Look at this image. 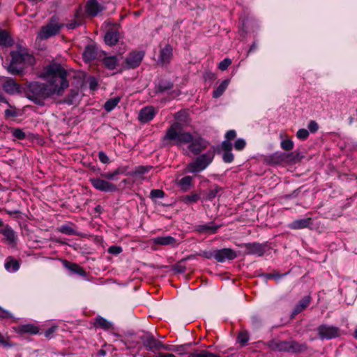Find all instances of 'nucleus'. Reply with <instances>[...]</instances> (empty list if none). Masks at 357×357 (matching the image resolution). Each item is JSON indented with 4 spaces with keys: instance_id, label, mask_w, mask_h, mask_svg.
Segmentation results:
<instances>
[{
    "instance_id": "nucleus-1",
    "label": "nucleus",
    "mask_w": 357,
    "mask_h": 357,
    "mask_svg": "<svg viewBox=\"0 0 357 357\" xmlns=\"http://www.w3.org/2000/svg\"><path fill=\"white\" fill-rule=\"evenodd\" d=\"M42 77L47 81L46 86L54 90L53 95H61L63 91L68 87L66 80V71L59 64L50 65Z\"/></svg>"
},
{
    "instance_id": "nucleus-2",
    "label": "nucleus",
    "mask_w": 357,
    "mask_h": 357,
    "mask_svg": "<svg viewBox=\"0 0 357 357\" xmlns=\"http://www.w3.org/2000/svg\"><path fill=\"white\" fill-rule=\"evenodd\" d=\"M176 121L167 130L165 139L177 140V143L187 144L192 140L190 132H183V126L190 123L188 114L185 111H180L175 114Z\"/></svg>"
},
{
    "instance_id": "nucleus-3",
    "label": "nucleus",
    "mask_w": 357,
    "mask_h": 357,
    "mask_svg": "<svg viewBox=\"0 0 357 357\" xmlns=\"http://www.w3.org/2000/svg\"><path fill=\"white\" fill-rule=\"evenodd\" d=\"M12 60L8 68V71L13 75H18L23 71L24 66L33 65V57L23 51L11 52Z\"/></svg>"
},
{
    "instance_id": "nucleus-4",
    "label": "nucleus",
    "mask_w": 357,
    "mask_h": 357,
    "mask_svg": "<svg viewBox=\"0 0 357 357\" xmlns=\"http://www.w3.org/2000/svg\"><path fill=\"white\" fill-rule=\"evenodd\" d=\"M54 91V90L47 89L45 84L33 82L29 84L28 86L26 96L28 98L39 103L41 98L44 99L52 96Z\"/></svg>"
},
{
    "instance_id": "nucleus-5",
    "label": "nucleus",
    "mask_w": 357,
    "mask_h": 357,
    "mask_svg": "<svg viewBox=\"0 0 357 357\" xmlns=\"http://www.w3.org/2000/svg\"><path fill=\"white\" fill-rule=\"evenodd\" d=\"M214 155L213 151H208L198 156L194 161L188 164L186 171L195 173L204 170L213 161Z\"/></svg>"
},
{
    "instance_id": "nucleus-6",
    "label": "nucleus",
    "mask_w": 357,
    "mask_h": 357,
    "mask_svg": "<svg viewBox=\"0 0 357 357\" xmlns=\"http://www.w3.org/2000/svg\"><path fill=\"white\" fill-rule=\"evenodd\" d=\"M63 26V24L59 22V19L56 17L51 18L50 22L41 28L38 33V38L44 40L57 34L60 29Z\"/></svg>"
},
{
    "instance_id": "nucleus-7",
    "label": "nucleus",
    "mask_w": 357,
    "mask_h": 357,
    "mask_svg": "<svg viewBox=\"0 0 357 357\" xmlns=\"http://www.w3.org/2000/svg\"><path fill=\"white\" fill-rule=\"evenodd\" d=\"M90 182L96 190L100 191L114 192L117 190V187L114 184L99 178H91Z\"/></svg>"
},
{
    "instance_id": "nucleus-8",
    "label": "nucleus",
    "mask_w": 357,
    "mask_h": 357,
    "mask_svg": "<svg viewBox=\"0 0 357 357\" xmlns=\"http://www.w3.org/2000/svg\"><path fill=\"white\" fill-rule=\"evenodd\" d=\"M321 339H331L339 335V328L335 326L321 325L317 328Z\"/></svg>"
},
{
    "instance_id": "nucleus-9",
    "label": "nucleus",
    "mask_w": 357,
    "mask_h": 357,
    "mask_svg": "<svg viewBox=\"0 0 357 357\" xmlns=\"http://www.w3.org/2000/svg\"><path fill=\"white\" fill-rule=\"evenodd\" d=\"M190 142L188 149L195 155H198L208 146V142L200 137L196 138L192 137V140Z\"/></svg>"
},
{
    "instance_id": "nucleus-10",
    "label": "nucleus",
    "mask_w": 357,
    "mask_h": 357,
    "mask_svg": "<svg viewBox=\"0 0 357 357\" xmlns=\"http://www.w3.org/2000/svg\"><path fill=\"white\" fill-rule=\"evenodd\" d=\"M236 252L231 248H224L216 250L214 254V257L217 261L222 262L225 259H234L236 257Z\"/></svg>"
},
{
    "instance_id": "nucleus-11",
    "label": "nucleus",
    "mask_w": 357,
    "mask_h": 357,
    "mask_svg": "<svg viewBox=\"0 0 357 357\" xmlns=\"http://www.w3.org/2000/svg\"><path fill=\"white\" fill-rule=\"evenodd\" d=\"M144 56L142 52H132L126 59V67L134 68L138 66Z\"/></svg>"
},
{
    "instance_id": "nucleus-12",
    "label": "nucleus",
    "mask_w": 357,
    "mask_h": 357,
    "mask_svg": "<svg viewBox=\"0 0 357 357\" xmlns=\"http://www.w3.org/2000/svg\"><path fill=\"white\" fill-rule=\"evenodd\" d=\"M3 90L10 94L21 93L22 89L13 79H7L2 84Z\"/></svg>"
},
{
    "instance_id": "nucleus-13",
    "label": "nucleus",
    "mask_w": 357,
    "mask_h": 357,
    "mask_svg": "<svg viewBox=\"0 0 357 357\" xmlns=\"http://www.w3.org/2000/svg\"><path fill=\"white\" fill-rule=\"evenodd\" d=\"M281 161L287 163H296L301 161L303 156L298 152H291L289 153H282L280 155Z\"/></svg>"
},
{
    "instance_id": "nucleus-14",
    "label": "nucleus",
    "mask_w": 357,
    "mask_h": 357,
    "mask_svg": "<svg viewBox=\"0 0 357 357\" xmlns=\"http://www.w3.org/2000/svg\"><path fill=\"white\" fill-rule=\"evenodd\" d=\"M101 11V8L96 0H89L86 5V12L89 17H94Z\"/></svg>"
},
{
    "instance_id": "nucleus-15",
    "label": "nucleus",
    "mask_w": 357,
    "mask_h": 357,
    "mask_svg": "<svg viewBox=\"0 0 357 357\" xmlns=\"http://www.w3.org/2000/svg\"><path fill=\"white\" fill-rule=\"evenodd\" d=\"M268 347L273 351H288V342L271 340L268 342Z\"/></svg>"
},
{
    "instance_id": "nucleus-16",
    "label": "nucleus",
    "mask_w": 357,
    "mask_h": 357,
    "mask_svg": "<svg viewBox=\"0 0 357 357\" xmlns=\"http://www.w3.org/2000/svg\"><path fill=\"white\" fill-rule=\"evenodd\" d=\"M155 115V110L152 107H146L142 109L139 114V119L141 122L146 123L151 120Z\"/></svg>"
},
{
    "instance_id": "nucleus-17",
    "label": "nucleus",
    "mask_w": 357,
    "mask_h": 357,
    "mask_svg": "<svg viewBox=\"0 0 357 357\" xmlns=\"http://www.w3.org/2000/svg\"><path fill=\"white\" fill-rule=\"evenodd\" d=\"M311 297L310 296L304 297L301 301H300L299 303L294 307L291 315V317L294 318L296 315H297L298 314L301 313L303 310H304L309 305Z\"/></svg>"
},
{
    "instance_id": "nucleus-18",
    "label": "nucleus",
    "mask_w": 357,
    "mask_h": 357,
    "mask_svg": "<svg viewBox=\"0 0 357 357\" xmlns=\"http://www.w3.org/2000/svg\"><path fill=\"white\" fill-rule=\"evenodd\" d=\"M172 56V48L169 45H167L160 52V62L165 65L169 63Z\"/></svg>"
},
{
    "instance_id": "nucleus-19",
    "label": "nucleus",
    "mask_w": 357,
    "mask_h": 357,
    "mask_svg": "<svg viewBox=\"0 0 357 357\" xmlns=\"http://www.w3.org/2000/svg\"><path fill=\"white\" fill-rule=\"evenodd\" d=\"M97 56V51L96 47L89 45L85 47V50L83 52V58L86 62H90L95 59Z\"/></svg>"
},
{
    "instance_id": "nucleus-20",
    "label": "nucleus",
    "mask_w": 357,
    "mask_h": 357,
    "mask_svg": "<svg viewBox=\"0 0 357 357\" xmlns=\"http://www.w3.org/2000/svg\"><path fill=\"white\" fill-rule=\"evenodd\" d=\"M246 248L249 250L250 253L256 254L261 256L264 253V245L259 243H248L245 245Z\"/></svg>"
},
{
    "instance_id": "nucleus-21",
    "label": "nucleus",
    "mask_w": 357,
    "mask_h": 357,
    "mask_svg": "<svg viewBox=\"0 0 357 357\" xmlns=\"http://www.w3.org/2000/svg\"><path fill=\"white\" fill-rule=\"evenodd\" d=\"M153 242L154 245H168L175 244L176 240L174 238L168 236L155 238L153 239Z\"/></svg>"
},
{
    "instance_id": "nucleus-22",
    "label": "nucleus",
    "mask_w": 357,
    "mask_h": 357,
    "mask_svg": "<svg viewBox=\"0 0 357 357\" xmlns=\"http://www.w3.org/2000/svg\"><path fill=\"white\" fill-rule=\"evenodd\" d=\"M13 44V40L8 31L0 30V45L4 47H10Z\"/></svg>"
},
{
    "instance_id": "nucleus-23",
    "label": "nucleus",
    "mask_w": 357,
    "mask_h": 357,
    "mask_svg": "<svg viewBox=\"0 0 357 357\" xmlns=\"http://www.w3.org/2000/svg\"><path fill=\"white\" fill-rule=\"evenodd\" d=\"M119 40V33L114 30L108 31L105 36V41L109 45H115Z\"/></svg>"
},
{
    "instance_id": "nucleus-24",
    "label": "nucleus",
    "mask_w": 357,
    "mask_h": 357,
    "mask_svg": "<svg viewBox=\"0 0 357 357\" xmlns=\"http://www.w3.org/2000/svg\"><path fill=\"white\" fill-rule=\"evenodd\" d=\"M288 352H302L307 349L305 344H299L296 341L288 342Z\"/></svg>"
},
{
    "instance_id": "nucleus-25",
    "label": "nucleus",
    "mask_w": 357,
    "mask_h": 357,
    "mask_svg": "<svg viewBox=\"0 0 357 357\" xmlns=\"http://www.w3.org/2000/svg\"><path fill=\"white\" fill-rule=\"evenodd\" d=\"M145 346L148 347L150 349H160L161 347L167 349L159 340H156L153 336H149L146 338Z\"/></svg>"
},
{
    "instance_id": "nucleus-26",
    "label": "nucleus",
    "mask_w": 357,
    "mask_h": 357,
    "mask_svg": "<svg viewBox=\"0 0 357 357\" xmlns=\"http://www.w3.org/2000/svg\"><path fill=\"white\" fill-rule=\"evenodd\" d=\"M127 167H118L112 172L102 173L101 176L105 179L112 180L116 176L119 174H124L127 170Z\"/></svg>"
},
{
    "instance_id": "nucleus-27",
    "label": "nucleus",
    "mask_w": 357,
    "mask_h": 357,
    "mask_svg": "<svg viewBox=\"0 0 357 357\" xmlns=\"http://www.w3.org/2000/svg\"><path fill=\"white\" fill-rule=\"evenodd\" d=\"M94 325L96 327H98L104 330H109L113 328L112 324L101 317H98L96 319Z\"/></svg>"
},
{
    "instance_id": "nucleus-28",
    "label": "nucleus",
    "mask_w": 357,
    "mask_h": 357,
    "mask_svg": "<svg viewBox=\"0 0 357 357\" xmlns=\"http://www.w3.org/2000/svg\"><path fill=\"white\" fill-rule=\"evenodd\" d=\"M63 264H64V266L66 268H68L69 270H70L71 271L76 273L82 276L86 275L85 271L82 267H80L79 265H77L76 264H73V263H70L67 261H64Z\"/></svg>"
},
{
    "instance_id": "nucleus-29",
    "label": "nucleus",
    "mask_w": 357,
    "mask_h": 357,
    "mask_svg": "<svg viewBox=\"0 0 357 357\" xmlns=\"http://www.w3.org/2000/svg\"><path fill=\"white\" fill-rule=\"evenodd\" d=\"M105 66L110 70L114 69L118 63V59L114 56H105L102 59Z\"/></svg>"
},
{
    "instance_id": "nucleus-30",
    "label": "nucleus",
    "mask_w": 357,
    "mask_h": 357,
    "mask_svg": "<svg viewBox=\"0 0 357 357\" xmlns=\"http://www.w3.org/2000/svg\"><path fill=\"white\" fill-rule=\"evenodd\" d=\"M229 79H225L224 80L220 86L213 91V96L215 98H218L220 96L223 94L226 89L227 88L228 85L229 84Z\"/></svg>"
},
{
    "instance_id": "nucleus-31",
    "label": "nucleus",
    "mask_w": 357,
    "mask_h": 357,
    "mask_svg": "<svg viewBox=\"0 0 357 357\" xmlns=\"http://www.w3.org/2000/svg\"><path fill=\"white\" fill-rule=\"evenodd\" d=\"M82 23H83V21H82V19L81 17V13H80L79 10H77V12L75 13V15L74 20L72 21L70 23L67 24L66 26L68 29H73L76 28L77 26L81 25Z\"/></svg>"
},
{
    "instance_id": "nucleus-32",
    "label": "nucleus",
    "mask_w": 357,
    "mask_h": 357,
    "mask_svg": "<svg viewBox=\"0 0 357 357\" xmlns=\"http://www.w3.org/2000/svg\"><path fill=\"white\" fill-rule=\"evenodd\" d=\"M150 169V167L139 166L137 167L135 171L127 173L126 175L131 176H140L148 172Z\"/></svg>"
},
{
    "instance_id": "nucleus-33",
    "label": "nucleus",
    "mask_w": 357,
    "mask_h": 357,
    "mask_svg": "<svg viewBox=\"0 0 357 357\" xmlns=\"http://www.w3.org/2000/svg\"><path fill=\"white\" fill-rule=\"evenodd\" d=\"M310 220V218L296 220L292 223L291 227L294 229L305 228L309 225Z\"/></svg>"
},
{
    "instance_id": "nucleus-34",
    "label": "nucleus",
    "mask_w": 357,
    "mask_h": 357,
    "mask_svg": "<svg viewBox=\"0 0 357 357\" xmlns=\"http://www.w3.org/2000/svg\"><path fill=\"white\" fill-rule=\"evenodd\" d=\"M120 101V97H115L108 100L105 104V109L106 111H111Z\"/></svg>"
},
{
    "instance_id": "nucleus-35",
    "label": "nucleus",
    "mask_w": 357,
    "mask_h": 357,
    "mask_svg": "<svg viewBox=\"0 0 357 357\" xmlns=\"http://www.w3.org/2000/svg\"><path fill=\"white\" fill-rule=\"evenodd\" d=\"M188 357H221L218 354L211 353L207 351H202L200 353H191Z\"/></svg>"
},
{
    "instance_id": "nucleus-36",
    "label": "nucleus",
    "mask_w": 357,
    "mask_h": 357,
    "mask_svg": "<svg viewBox=\"0 0 357 357\" xmlns=\"http://www.w3.org/2000/svg\"><path fill=\"white\" fill-rule=\"evenodd\" d=\"M191 181L192 177L186 176L179 181L178 184L181 186V189L185 191L189 188L190 185H191Z\"/></svg>"
},
{
    "instance_id": "nucleus-37",
    "label": "nucleus",
    "mask_w": 357,
    "mask_h": 357,
    "mask_svg": "<svg viewBox=\"0 0 357 357\" xmlns=\"http://www.w3.org/2000/svg\"><path fill=\"white\" fill-rule=\"evenodd\" d=\"M3 235L6 238V239L10 243H13L15 242V234L13 230L9 228H4L2 229Z\"/></svg>"
},
{
    "instance_id": "nucleus-38",
    "label": "nucleus",
    "mask_w": 357,
    "mask_h": 357,
    "mask_svg": "<svg viewBox=\"0 0 357 357\" xmlns=\"http://www.w3.org/2000/svg\"><path fill=\"white\" fill-rule=\"evenodd\" d=\"M220 186H215L214 189L209 190L205 195V198L208 200H211L215 198L217 194L222 190Z\"/></svg>"
},
{
    "instance_id": "nucleus-39",
    "label": "nucleus",
    "mask_w": 357,
    "mask_h": 357,
    "mask_svg": "<svg viewBox=\"0 0 357 357\" xmlns=\"http://www.w3.org/2000/svg\"><path fill=\"white\" fill-rule=\"evenodd\" d=\"M173 87L172 82H167L165 84H160L155 89L156 93H162L165 91L171 89Z\"/></svg>"
},
{
    "instance_id": "nucleus-40",
    "label": "nucleus",
    "mask_w": 357,
    "mask_h": 357,
    "mask_svg": "<svg viewBox=\"0 0 357 357\" xmlns=\"http://www.w3.org/2000/svg\"><path fill=\"white\" fill-rule=\"evenodd\" d=\"M249 335L248 333L246 331H243L239 333L238 336V341L243 346L245 345L247 342L248 341Z\"/></svg>"
},
{
    "instance_id": "nucleus-41",
    "label": "nucleus",
    "mask_w": 357,
    "mask_h": 357,
    "mask_svg": "<svg viewBox=\"0 0 357 357\" xmlns=\"http://www.w3.org/2000/svg\"><path fill=\"white\" fill-rule=\"evenodd\" d=\"M218 226H208V225H201L199 227L198 231L199 232H210L215 233L218 229Z\"/></svg>"
},
{
    "instance_id": "nucleus-42",
    "label": "nucleus",
    "mask_w": 357,
    "mask_h": 357,
    "mask_svg": "<svg viewBox=\"0 0 357 357\" xmlns=\"http://www.w3.org/2000/svg\"><path fill=\"white\" fill-rule=\"evenodd\" d=\"M24 331L31 334H36L38 333L39 329L34 325L28 324L24 326Z\"/></svg>"
},
{
    "instance_id": "nucleus-43",
    "label": "nucleus",
    "mask_w": 357,
    "mask_h": 357,
    "mask_svg": "<svg viewBox=\"0 0 357 357\" xmlns=\"http://www.w3.org/2000/svg\"><path fill=\"white\" fill-rule=\"evenodd\" d=\"M19 263L15 259H11L10 261H8L5 264V268L6 269H9L10 267H12L13 271H17L19 268Z\"/></svg>"
},
{
    "instance_id": "nucleus-44",
    "label": "nucleus",
    "mask_w": 357,
    "mask_h": 357,
    "mask_svg": "<svg viewBox=\"0 0 357 357\" xmlns=\"http://www.w3.org/2000/svg\"><path fill=\"white\" fill-rule=\"evenodd\" d=\"M231 61L230 59H225L219 63L218 68L221 70L224 71L227 69V68L231 65Z\"/></svg>"
},
{
    "instance_id": "nucleus-45",
    "label": "nucleus",
    "mask_w": 357,
    "mask_h": 357,
    "mask_svg": "<svg viewBox=\"0 0 357 357\" xmlns=\"http://www.w3.org/2000/svg\"><path fill=\"white\" fill-rule=\"evenodd\" d=\"M281 146L285 151H290L293 149L294 143L289 139H286L282 142Z\"/></svg>"
},
{
    "instance_id": "nucleus-46",
    "label": "nucleus",
    "mask_w": 357,
    "mask_h": 357,
    "mask_svg": "<svg viewBox=\"0 0 357 357\" xmlns=\"http://www.w3.org/2000/svg\"><path fill=\"white\" fill-rule=\"evenodd\" d=\"M184 259L181 260L176 264L172 266V270H174L176 273H183L185 270V266L182 265V262Z\"/></svg>"
},
{
    "instance_id": "nucleus-47",
    "label": "nucleus",
    "mask_w": 357,
    "mask_h": 357,
    "mask_svg": "<svg viewBox=\"0 0 357 357\" xmlns=\"http://www.w3.org/2000/svg\"><path fill=\"white\" fill-rule=\"evenodd\" d=\"M13 135L14 137H15L17 139H23L26 137V134L24 132L22 131V130L20 128L15 129L13 131Z\"/></svg>"
},
{
    "instance_id": "nucleus-48",
    "label": "nucleus",
    "mask_w": 357,
    "mask_h": 357,
    "mask_svg": "<svg viewBox=\"0 0 357 357\" xmlns=\"http://www.w3.org/2000/svg\"><path fill=\"white\" fill-rule=\"evenodd\" d=\"M165 196V193L162 190H153L151 191V197L152 198H162Z\"/></svg>"
},
{
    "instance_id": "nucleus-49",
    "label": "nucleus",
    "mask_w": 357,
    "mask_h": 357,
    "mask_svg": "<svg viewBox=\"0 0 357 357\" xmlns=\"http://www.w3.org/2000/svg\"><path fill=\"white\" fill-rule=\"evenodd\" d=\"M222 158L225 162H231L234 160V155L231 151H224Z\"/></svg>"
},
{
    "instance_id": "nucleus-50",
    "label": "nucleus",
    "mask_w": 357,
    "mask_h": 357,
    "mask_svg": "<svg viewBox=\"0 0 357 357\" xmlns=\"http://www.w3.org/2000/svg\"><path fill=\"white\" fill-rule=\"evenodd\" d=\"M199 199V196L197 194H193L191 195H187L184 198L185 202H196Z\"/></svg>"
},
{
    "instance_id": "nucleus-51",
    "label": "nucleus",
    "mask_w": 357,
    "mask_h": 357,
    "mask_svg": "<svg viewBox=\"0 0 357 357\" xmlns=\"http://www.w3.org/2000/svg\"><path fill=\"white\" fill-rule=\"evenodd\" d=\"M296 135H297L298 138L301 139H305L308 137L309 132L306 129H300L297 132Z\"/></svg>"
},
{
    "instance_id": "nucleus-52",
    "label": "nucleus",
    "mask_w": 357,
    "mask_h": 357,
    "mask_svg": "<svg viewBox=\"0 0 357 357\" xmlns=\"http://www.w3.org/2000/svg\"><path fill=\"white\" fill-rule=\"evenodd\" d=\"M223 151H231L232 149V144L229 141H224L221 145Z\"/></svg>"
},
{
    "instance_id": "nucleus-53",
    "label": "nucleus",
    "mask_w": 357,
    "mask_h": 357,
    "mask_svg": "<svg viewBox=\"0 0 357 357\" xmlns=\"http://www.w3.org/2000/svg\"><path fill=\"white\" fill-rule=\"evenodd\" d=\"M108 252L112 255H118L122 252V248L119 246H111L109 248Z\"/></svg>"
},
{
    "instance_id": "nucleus-54",
    "label": "nucleus",
    "mask_w": 357,
    "mask_h": 357,
    "mask_svg": "<svg viewBox=\"0 0 357 357\" xmlns=\"http://www.w3.org/2000/svg\"><path fill=\"white\" fill-rule=\"evenodd\" d=\"M99 160L101 161V162L104 164H107L109 162V157L102 151L99 152L98 154Z\"/></svg>"
},
{
    "instance_id": "nucleus-55",
    "label": "nucleus",
    "mask_w": 357,
    "mask_h": 357,
    "mask_svg": "<svg viewBox=\"0 0 357 357\" xmlns=\"http://www.w3.org/2000/svg\"><path fill=\"white\" fill-rule=\"evenodd\" d=\"M245 142L243 139H238L235 142L234 147L237 150H241L244 148Z\"/></svg>"
},
{
    "instance_id": "nucleus-56",
    "label": "nucleus",
    "mask_w": 357,
    "mask_h": 357,
    "mask_svg": "<svg viewBox=\"0 0 357 357\" xmlns=\"http://www.w3.org/2000/svg\"><path fill=\"white\" fill-rule=\"evenodd\" d=\"M59 231L68 234H73L75 233L74 230L68 226H63L59 229Z\"/></svg>"
},
{
    "instance_id": "nucleus-57",
    "label": "nucleus",
    "mask_w": 357,
    "mask_h": 357,
    "mask_svg": "<svg viewBox=\"0 0 357 357\" xmlns=\"http://www.w3.org/2000/svg\"><path fill=\"white\" fill-rule=\"evenodd\" d=\"M204 79L205 80H214L215 79V75L210 71H206L204 74Z\"/></svg>"
},
{
    "instance_id": "nucleus-58",
    "label": "nucleus",
    "mask_w": 357,
    "mask_h": 357,
    "mask_svg": "<svg viewBox=\"0 0 357 357\" xmlns=\"http://www.w3.org/2000/svg\"><path fill=\"white\" fill-rule=\"evenodd\" d=\"M308 128L312 132H314L318 129V125L315 121H312L309 124Z\"/></svg>"
},
{
    "instance_id": "nucleus-59",
    "label": "nucleus",
    "mask_w": 357,
    "mask_h": 357,
    "mask_svg": "<svg viewBox=\"0 0 357 357\" xmlns=\"http://www.w3.org/2000/svg\"><path fill=\"white\" fill-rule=\"evenodd\" d=\"M236 137V132L234 130H229L226 134L227 141H231Z\"/></svg>"
},
{
    "instance_id": "nucleus-60",
    "label": "nucleus",
    "mask_w": 357,
    "mask_h": 357,
    "mask_svg": "<svg viewBox=\"0 0 357 357\" xmlns=\"http://www.w3.org/2000/svg\"><path fill=\"white\" fill-rule=\"evenodd\" d=\"M10 314L8 311L0 307V317L1 318H9L10 317Z\"/></svg>"
},
{
    "instance_id": "nucleus-61",
    "label": "nucleus",
    "mask_w": 357,
    "mask_h": 357,
    "mask_svg": "<svg viewBox=\"0 0 357 357\" xmlns=\"http://www.w3.org/2000/svg\"><path fill=\"white\" fill-rule=\"evenodd\" d=\"M5 114L6 116H15L16 112L14 109H9L5 111Z\"/></svg>"
},
{
    "instance_id": "nucleus-62",
    "label": "nucleus",
    "mask_w": 357,
    "mask_h": 357,
    "mask_svg": "<svg viewBox=\"0 0 357 357\" xmlns=\"http://www.w3.org/2000/svg\"><path fill=\"white\" fill-rule=\"evenodd\" d=\"M97 84H98L97 82H96V80L94 78H91L90 79L89 85H90V88L92 90H95L96 89Z\"/></svg>"
},
{
    "instance_id": "nucleus-63",
    "label": "nucleus",
    "mask_w": 357,
    "mask_h": 357,
    "mask_svg": "<svg viewBox=\"0 0 357 357\" xmlns=\"http://www.w3.org/2000/svg\"><path fill=\"white\" fill-rule=\"evenodd\" d=\"M56 330V326H52L48 328L45 332V336L49 337L52 333H53Z\"/></svg>"
},
{
    "instance_id": "nucleus-64",
    "label": "nucleus",
    "mask_w": 357,
    "mask_h": 357,
    "mask_svg": "<svg viewBox=\"0 0 357 357\" xmlns=\"http://www.w3.org/2000/svg\"><path fill=\"white\" fill-rule=\"evenodd\" d=\"M157 357H176V356L170 353H159Z\"/></svg>"
}]
</instances>
